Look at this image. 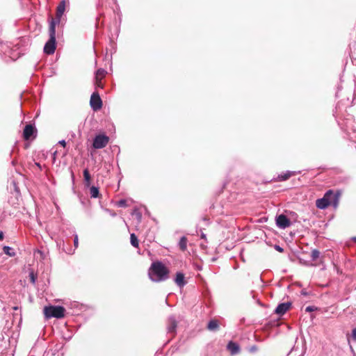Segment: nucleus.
<instances>
[{"instance_id":"1","label":"nucleus","mask_w":356,"mask_h":356,"mask_svg":"<svg viewBox=\"0 0 356 356\" xmlns=\"http://www.w3.org/2000/svg\"><path fill=\"white\" fill-rule=\"evenodd\" d=\"M148 275L152 282H163L169 277V270L161 261H156L152 264Z\"/></svg>"},{"instance_id":"2","label":"nucleus","mask_w":356,"mask_h":356,"mask_svg":"<svg viewBox=\"0 0 356 356\" xmlns=\"http://www.w3.org/2000/svg\"><path fill=\"white\" fill-rule=\"evenodd\" d=\"M339 196L340 193L339 192L334 193L332 191L329 190L325 193L323 198L316 200V205L317 208L321 209H324L330 204L336 207L339 202Z\"/></svg>"},{"instance_id":"3","label":"nucleus","mask_w":356,"mask_h":356,"mask_svg":"<svg viewBox=\"0 0 356 356\" xmlns=\"http://www.w3.org/2000/svg\"><path fill=\"white\" fill-rule=\"evenodd\" d=\"M49 39L44 47V51L47 54H52L56 49V27L55 23H50L49 29Z\"/></svg>"},{"instance_id":"4","label":"nucleus","mask_w":356,"mask_h":356,"mask_svg":"<svg viewBox=\"0 0 356 356\" xmlns=\"http://www.w3.org/2000/svg\"><path fill=\"white\" fill-rule=\"evenodd\" d=\"M65 308L62 306H49L44 309V315L47 318L52 317L63 318L65 316Z\"/></svg>"},{"instance_id":"5","label":"nucleus","mask_w":356,"mask_h":356,"mask_svg":"<svg viewBox=\"0 0 356 356\" xmlns=\"http://www.w3.org/2000/svg\"><path fill=\"white\" fill-rule=\"evenodd\" d=\"M109 138L104 134H99L95 137L92 146L95 149H102L106 147L108 143Z\"/></svg>"},{"instance_id":"6","label":"nucleus","mask_w":356,"mask_h":356,"mask_svg":"<svg viewBox=\"0 0 356 356\" xmlns=\"http://www.w3.org/2000/svg\"><path fill=\"white\" fill-rule=\"evenodd\" d=\"M66 4L67 1L65 0H62L57 6L56 18L52 19L50 22L55 23V26L60 23L61 17L65 10Z\"/></svg>"},{"instance_id":"7","label":"nucleus","mask_w":356,"mask_h":356,"mask_svg":"<svg viewBox=\"0 0 356 356\" xmlns=\"http://www.w3.org/2000/svg\"><path fill=\"white\" fill-rule=\"evenodd\" d=\"M90 105L95 111L99 110L102 107V101L98 92H94L90 99Z\"/></svg>"},{"instance_id":"8","label":"nucleus","mask_w":356,"mask_h":356,"mask_svg":"<svg viewBox=\"0 0 356 356\" xmlns=\"http://www.w3.org/2000/svg\"><path fill=\"white\" fill-rule=\"evenodd\" d=\"M305 351L306 348L303 341H298L296 340L295 346L291 349V353L294 356H303Z\"/></svg>"},{"instance_id":"9","label":"nucleus","mask_w":356,"mask_h":356,"mask_svg":"<svg viewBox=\"0 0 356 356\" xmlns=\"http://www.w3.org/2000/svg\"><path fill=\"white\" fill-rule=\"evenodd\" d=\"M276 225L280 229H286L291 225V221L285 215L281 214L276 218Z\"/></svg>"},{"instance_id":"10","label":"nucleus","mask_w":356,"mask_h":356,"mask_svg":"<svg viewBox=\"0 0 356 356\" xmlns=\"http://www.w3.org/2000/svg\"><path fill=\"white\" fill-rule=\"evenodd\" d=\"M291 303L289 302L279 304L275 310V313L279 316L284 315L291 307Z\"/></svg>"},{"instance_id":"11","label":"nucleus","mask_w":356,"mask_h":356,"mask_svg":"<svg viewBox=\"0 0 356 356\" xmlns=\"http://www.w3.org/2000/svg\"><path fill=\"white\" fill-rule=\"evenodd\" d=\"M35 132V128L32 124H27L25 126L23 136L25 140H29L32 137Z\"/></svg>"},{"instance_id":"12","label":"nucleus","mask_w":356,"mask_h":356,"mask_svg":"<svg viewBox=\"0 0 356 356\" xmlns=\"http://www.w3.org/2000/svg\"><path fill=\"white\" fill-rule=\"evenodd\" d=\"M177 328V321L174 316H170L168 322V332L175 334Z\"/></svg>"},{"instance_id":"13","label":"nucleus","mask_w":356,"mask_h":356,"mask_svg":"<svg viewBox=\"0 0 356 356\" xmlns=\"http://www.w3.org/2000/svg\"><path fill=\"white\" fill-rule=\"evenodd\" d=\"M184 278H185L184 275L182 273H181V272L177 273L176 277L175 279V282L176 284L178 286H179L180 288L183 287L186 284Z\"/></svg>"},{"instance_id":"14","label":"nucleus","mask_w":356,"mask_h":356,"mask_svg":"<svg viewBox=\"0 0 356 356\" xmlns=\"http://www.w3.org/2000/svg\"><path fill=\"white\" fill-rule=\"evenodd\" d=\"M227 349L230 351L232 355H236L240 351L239 346L236 343L232 341L229 342L227 344Z\"/></svg>"},{"instance_id":"15","label":"nucleus","mask_w":356,"mask_h":356,"mask_svg":"<svg viewBox=\"0 0 356 356\" xmlns=\"http://www.w3.org/2000/svg\"><path fill=\"white\" fill-rule=\"evenodd\" d=\"M296 174L295 171H286L281 175H278L277 179L280 181H286L289 179L291 176H293Z\"/></svg>"},{"instance_id":"16","label":"nucleus","mask_w":356,"mask_h":356,"mask_svg":"<svg viewBox=\"0 0 356 356\" xmlns=\"http://www.w3.org/2000/svg\"><path fill=\"white\" fill-rule=\"evenodd\" d=\"M106 71L102 68H99L97 70L95 74V80H102V79L106 74Z\"/></svg>"},{"instance_id":"17","label":"nucleus","mask_w":356,"mask_h":356,"mask_svg":"<svg viewBox=\"0 0 356 356\" xmlns=\"http://www.w3.org/2000/svg\"><path fill=\"white\" fill-rule=\"evenodd\" d=\"M187 238L186 236H182L180 240H179V248L182 250V251H185L186 250V248H187Z\"/></svg>"},{"instance_id":"18","label":"nucleus","mask_w":356,"mask_h":356,"mask_svg":"<svg viewBox=\"0 0 356 356\" xmlns=\"http://www.w3.org/2000/svg\"><path fill=\"white\" fill-rule=\"evenodd\" d=\"M90 197H92V198H97L99 197V188L96 186H92L90 188Z\"/></svg>"},{"instance_id":"19","label":"nucleus","mask_w":356,"mask_h":356,"mask_svg":"<svg viewBox=\"0 0 356 356\" xmlns=\"http://www.w3.org/2000/svg\"><path fill=\"white\" fill-rule=\"evenodd\" d=\"M218 327V323L216 320L210 321L207 325V328L211 331L216 330Z\"/></svg>"},{"instance_id":"20","label":"nucleus","mask_w":356,"mask_h":356,"mask_svg":"<svg viewBox=\"0 0 356 356\" xmlns=\"http://www.w3.org/2000/svg\"><path fill=\"white\" fill-rule=\"evenodd\" d=\"M3 250L6 254L9 255L10 257H13L15 255V252H14L13 249L9 246H4L3 248Z\"/></svg>"},{"instance_id":"21","label":"nucleus","mask_w":356,"mask_h":356,"mask_svg":"<svg viewBox=\"0 0 356 356\" xmlns=\"http://www.w3.org/2000/svg\"><path fill=\"white\" fill-rule=\"evenodd\" d=\"M83 177L86 186H89L90 184V175L88 169L83 170Z\"/></svg>"},{"instance_id":"22","label":"nucleus","mask_w":356,"mask_h":356,"mask_svg":"<svg viewBox=\"0 0 356 356\" xmlns=\"http://www.w3.org/2000/svg\"><path fill=\"white\" fill-rule=\"evenodd\" d=\"M130 241H131V244L135 247V248H138V238H137V236L135 235V234H131V236H130Z\"/></svg>"},{"instance_id":"23","label":"nucleus","mask_w":356,"mask_h":356,"mask_svg":"<svg viewBox=\"0 0 356 356\" xmlns=\"http://www.w3.org/2000/svg\"><path fill=\"white\" fill-rule=\"evenodd\" d=\"M320 256V252L318 250H313L311 253V258L313 261H315Z\"/></svg>"},{"instance_id":"24","label":"nucleus","mask_w":356,"mask_h":356,"mask_svg":"<svg viewBox=\"0 0 356 356\" xmlns=\"http://www.w3.org/2000/svg\"><path fill=\"white\" fill-rule=\"evenodd\" d=\"M29 277H30V281L32 284H35V282H36V280H37V276L34 274L33 271L31 270L30 273H29Z\"/></svg>"},{"instance_id":"25","label":"nucleus","mask_w":356,"mask_h":356,"mask_svg":"<svg viewBox=\"0 0 356 356\" xmlns=\"http://www.w3.org/2000/svg\"><path fill=\"white\" fill-rule=\"evenodd\" d=\"M131 214L136 216L138 221L141 220L142 215L138 209H134Z\"/></svg>"},{"instance_id":"26","label":"nucleus","mask_w":356,"mask_h":356,"mask_svg":"<svg viewBox=\"0 0 356 356\" xmlns=\"http://www.w3.org/2000/svg\"><path fill=\"white\" fill-rule=\"evenodd\" d=\"M117 206L119 207H127V200H120L117 202Z\"/></svg>"},{"instance_id":"27","label":"nucleus","mask_w":356,"mask_h":356,"mask_svg":"<svg viewBox=\"0 0 356 356\" xmlns=\"http://www.w3.org/2000/svg\"><path fill=\"white\" fill-rule=\"evenodd\" d=\"M351 338L352 340L356 341V327L352 330Z\"/></svg>"},{"instance_id":"28","label":"nucleus","mask_w":356,"mask_h":356,"mask_svg":"<svg viewBox=\"0 0 356 356\" xmlns=\"http://www.w3.org/2000/svg\"><path fill=\"white\" fill-rule=\"evenodd\" d=\"M316 308L314 306H308L305 308V312H310L316 310Z\"/></svg>"},{"instance_id":"29","label":"nucleus","mask_w":356,"mask_h":356,"mask_svg":"<svg viewBox=\"0 0 356 356\" xmlns=\"http://www.w3.org/2000/svg\"><path fill=\"white\" fill-rule=\"evenodd\" d=\"M95 85H96V87L97 88H103V84L102 83V80H95Z\"/></svg>"},{"instance_id":"30","label":"nucleus","mask_w":356,"mask_h":356,"mask_svg":"<svg viewBox=\"0 0 356 356\" xmlns=\"http://www.w3.org/2000/svg\"><path fill=\"white\" fill-rule=\"evenodd\" d=\"M78 244H79L78 236H77V234H75L74 238V245L75 248L78 247Z\"/></svg>"},{"instance_id":"31","label":"nucleus","mask_w":356,"mask_h":356,"mask_svg":"<svg viewBox=\"0 0 356 356\" xmlns=\"http://www.w3.org/2000/svg\"><path fill=\"white\" fill-rule=\"evenodd\" d=\"M58 143H59L60 145H61L63 147H65V145H66V142H65V140H60V141L58 142Z\"/></svg>"},{"instance_id":"32","label":"nucleus","mask_w":356,"mask_h":356,"mask_svg":"<svg viewBox=\"0 0 356 356\" xmlns=\"http://www.w3.org/2000/svg\"><path fill=\"white\" fill-rule=\"evenodd\" d=\"M275 248L277 250H278L279 252H282L283 251V249L282 248H280L279 245H276L275 246Z\"/></svg>"},{"instance_id":"33","label":"nucleus","mask_w":356,"mask_h":356,"mask_svg":"<svg viewBox=\"0 0 356 356\" xmlns=\"http://www.w3.org/2000/svg\"><path fill=\"white\" fill-rule=\"evenodd\" d=\"M3 239V234L2 232H0V241Z\"/></svg>"},{"instance_id":"34","label":"nucleus","mask_w":356,"mask_h":356,"mask_svg":"<svg viewBox=\"0 0 356 356\" xmlns=\"http://www.w3.org/2000/svg\"><path fill=\"white\" fill-rule=\"evenodd\" d=\"M35 165L40 168L41 169V165L39 163H35Z\"/></svg>"},{"instance_id":"35","label":"nucleus","mask_w":356,"mask_h":356,"mask_svg":"<svg viewBox=\"0 0 356 356\" xmlns=\"http://www.w3.org/2000/svg\"><path fill=\"white\" fill-rule=\"evenodd\" d=\"M202 236V238H205V236H205V234H202V236Z\"/></svg>"},{"instance_id":"36","label":"nucleus","mask_w":356,"mask_h":356,"mask_svg":"<svg viewBox=\"0 0 356 356\" xmlns=\"http://www.w3.org/2000/svg\"><path fill=\"white\" fill-rule=\"evenodd\" d=\"M348 343H350V339H349V337H348Z\"/></svg>"},{"instance_id":"37","label":"nucleus","mask_w":356,"mask_h":356,"mask_svg":"<svg viewBox=\"0 0 356 356\" xmlns=\"http://www.w3.org/2000/svg\"><path fill=\"white\" fill-rule=\"evenodd\" d=\"M354 240L356 241V237H355V238H354Z\"/></svg>"}]
</instances>
